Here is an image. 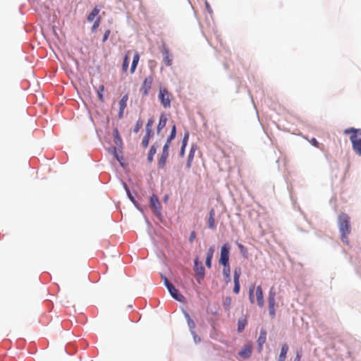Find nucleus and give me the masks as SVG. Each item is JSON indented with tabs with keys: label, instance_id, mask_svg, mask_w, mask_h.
Instances as JSON below:
<instances>
[{
	"label": "nucleus",
	"instance_id": "nucleus-44",
	"mask_svg": "<svg viewBox=\"0 0 361 361\" xmlns=\"http://www.w3.org/2000/svg\"><path fill=\"white\" fill-rule=\"evenodd\" d=\"M204 4H205V8H206L207 12L212 16L213 13V11L212 9L210 4H209V2L207 0H205Z\"/></svg>",
	"mask_w": 361,
	"mask_h": 361
},
{
	"label": "nucleus",
	"instance_id": "nucleus-46",
	"mask_svg": "<svg viewBox=\"0 0 361 361\" xmlns=\"http://www.w3.org/2000/svg\"><path fill=\"white\" fill-rule=\"evenodd\" d=\"M195 238H196V233L193 231L190 234L189 239H188L189 242L190 243L193 242V240L195 239Z\"/></svg>",
	"mask_w": 361,
	"mask_h": 361
},
{
	"label": "nucleus",
	"instance_id": "nucleus-36",
	"mask_svg": "<svg viewBox=\"0 0 361 361\" xmlns=\"http://www.w3.org/2000/svg\"><path fill=\"white\" fill-rule=\"evenodd\" d=\"M358 132H359V130H357V128H349L344 130V134H345V135L352 134V135H357Z\"/></svg>",
	"mask_w": 361,
	"mask_h": 361
},
{
	"label": "nucleus",
	"instance_id": "nucleus-15",
	"mask_svg": "<svg viewBox=\"0 0 361 361\" xmlns=\"http://www.w3.org/2000/svg\"><path fill=\"white\" fill-rule=\"evenodd\" d=\"M256 298L257 302L259 307H262L264 305L263 291L261 286H258L256 288Z\"/></svg>",
	"mask_w": 361,
	"mask_h": 361
},
{
	"label": "nucleus",
	"instance_id": "nucleus-52",
	"mask_svg": "<svg viewBox=\"0 0 361 361\" xmlns=\"http://www.w3.org/2000/svg\"><path fill=\"white\" fill-rule=\"evenodd\" d=\"M124 110H125V109H120L119 108V111H118V117L119 118H123Z\"/></svg>",
	"mask_w": 361,
	"mask_h": 361
},
{
	"label": "nucleus",
	"instance_id": "nucleus-1",
	"mask_svg": "<svg viewBox=\"0 0 361 361\" xmlns=\"http://www.w3.org/2000/svg\"><path fill=\"white\" fill-rule=\"evenodd\" d=\"M338 226L341 233V241L348 245V235L350 233L351 226L349 216L345 213H341L338 216Z\"/></svg>",
	"mask_w": 361,
	"mask_h": 361
},
{
	"label": "nucleus",
	"instance_id": "nucleus-10",
	"mask_svg": "<svg viewBox=\"0 0 361 361\" xmlns=\"http://www.w3.org/2000/svg\"><path fill=\"white\" fill-rule=\"evenodd\" d=\"M241 274V271L240 268H237L233 271V282H234V287H233V293L235 294H238L240 290V276Z\"/></svg>",
	"mask_w": 361,
	"mask_h": 361
},
{
	"label": "nucleus",
	"instance_id": "nucleus-21",
	"mask_svg": "<svg viewBox=\"0 0 361 361\" xmlns=\"http://www.w3.org/2000/svg\"><path fill=\"white\" fill-rule=\"evenodd\" d=\"M157 147H158V145L156 144H154L151 146V147L148 152V154H147V159L148 162L151 163L153 161L154 156L157 153Z\"/></svg>",
	"mask_w": 361,
	"mask_h": 361
},
{
	"label": "nucleus",
	"instance_id": "nucleus-45",
	"mask_svg": "<svg viewBox=\"0 0 361 361\" xmlns=\"http://www.w3.org/2000/svg\"><path fill=\"white\" fill-rule=\"evenodd\" d=\"M110 33H111V30H107L105 31V32L104 33V35H103V38H102V42H105L106 41H107V39H109Z\"/></svg>",
	"mask_w": 361,
	"mask_h": 361
},
{
	"label": "nucleus",
	"instance_id": "nucleus-20",
	"mask_svg": "<svg viewBox=\"0 0 361 361\" xmlns=\"http://www.w3.org/2000/svg\"><path fill=\"white\" fill-rule=\"evenodd\" d=\"M288 345L286 343H284L281 345V353L279 355L278 361H285L286 358V355L288 351Z\"/></svg>",
	"mask_w": 361,
	"mask_h": 361
},
{
	"label": "nucleus",
	"instance_id": "nucleus-30",
	"mask_svg": "<svg viewBox=\"0 0 361 361\" xmlns=\"http://www.w3.org/2000/svg\"><path fill=\"white\" fill-rule=\"evenodd\" d=\"M128 99V94H125L122 97V98L119 101V108L120 109H126V108Z\"/></svg>",
	"mask_w": 361,
	"mask_h": 361
},
{
	"label": "nucleus",
	"instance_id": "nucleus-31",
	"mask_svg": "<svg viewBox=\"0 0 361 361\" xmlns=\"http://www.w3.org/2000/svg\"><path fill=\"white\" fill-rule=\"evenodd\" d=\"M129 66V57L128 54L125 55L122 64V71L126 72Z\"/></svg>",
	"mask_w": 361,
	"mask_h": 361
},
{
	"label": "nucleus",
	"instance_id": "nucleus-11",
	"mask_svg": "<svg viewBox=\"0 0 361 361\" xmlns=\"http://www.w3.org/2000/svg\"><path fill=\"white\" fill-rule=\"evenodd\" d=\"M169 147H167L166 145L163 146L162 153L158 161V166L160 169H164L166 165V159L169 155Z\"/></svg>",
	"mask_w": 361,
	"mask_h": 361
},
{
	"label": "nucleus",
	"instance_id": "nucleus-39",
	"mask_svg": "<svg viewBox=\"0 0 361 361\" xmlns=\"http://www.w3.org/2000/svg\"><path fill=\"white\" fill-rule=\"evenodd\" d=\"M269 313L271 318L276 316L275 305H269Z\"/></svg>",
	"mask_w": 361,
	"mask_h": 361
},
{
	"label": "nucleus",
	"instance_id": "nucleus-23",
	"mask_svg": "<svg viewBox=\"0 0 361 361\" xmlns=\"http://www.w3.org/2000/svg\"><path fill=\"white\" fill-rule=\"evenodd\" d=\"M195 152V147L192 145L190 149L189 154L188 156L187 162L185 164L186 168L190 169L191 167V164L194 158V154Z\"/></svg>",
	"mask_w": 361,
	"mask_h": 361
},
{
	"label": "nucleus",
	"instance_id": "nucleus-50",
	"mask_svg": "<svg viewBox=\"0 0 361 361\" xmlns=\"http://www.w3.org/2000/svg\"><path fill=\"white\" fill-rule=\"evenodd\" d=\"M311 144L314 147H318L319 145L318 141L317 140L316 138L314 137L311 140Z\"/></svg>",
	"mask_w": 361,
	"mask_h": 361
},
{
	"label": "nucleus",
	"instance_id": "nucleus-17",
	"mask_svg": "<svg viewBox=\"0 0 361 361\" xmlns=\"http://www.w3.org/2000/svg\"><path fill=\"white\" fill-rule=\"evenodd\" d=\"M208 227L210 229H214L216 228L215 211L213 208H212L209 212Z\"/></svg>",
	"mask_w": 361,
	"mask_h": 361
},
{
	"label": "nucleus",
	"instance_id": "nucleus-38",
	"mask_svg": "<svg viewBox=\"0 0 361 361\" xmlns=\"http://www.w3.org/2000/svg\"><path fill=\"white\" fill-rule=\"evenodd\" d=\"M99 24H100V18H99V17H98V18L94 20V23H93V25H92V26L91 30H92V32H94L97 30V28L99 27Z\"/></svg>",
	"mask_w": 361,
	"mask_h": 361
},
{
	"label": "nucleus",
	"instance_id": "nucleus-29",
	"mask_svg": "<svg viewBox=\"0 0 361 361\" xmlns=\"http://www.w3.org/2000/svg\"><path fill=\"white\" fill-rule=\"evenodd\" d=\"M231 298L229 296L226 297L223 300V307L225 311L229 312L231 305Z\"/></svg>",
	"mask_w": 361,
	"mask_h": 361
},
{
	"label": "nucleus",
	"instance_id": "nucleus-56",
	"mask_svg": "<svg viewBox=\"0 0 361 361\" xmlns=\"http://www.w3.org/2000/svg\"><path fill=\"white\" fill-rule=\"evenodd\" d=\"M213 314H217V311L216 310H213V312H212Z\"/></svg>",
	"mask_w": 361,
	"mask_h": 361
},
{
	"label": "nucleus",
	"instance_id": "nucleus-2",
	"mask_svg": "<svg viewBox=\"0 0 361 361\" xmlns=\"http://www.w3.org/2000/svg\"><path fill=\"white\" fill-rule=\"evenodd\" d=\"M161 278L164 281V286L169 292L171 296L178 302H182L184 300V296L179 292L178 289L170 282L166 276L161 275Z\"/></svg>",
	"mask_w": 361,
	"mask_h": 361
},
{
	"label": "nucleus",
	"instance_id": "nucleus-14",
	"mask_svg": "<svg viewBox=\"0 0 361 361\" xmlns=\"http://www.w3.org/2000/svg\"><path fill=\"white\" fill-rule=\"evenodd\" d=\"M214 252H215L214 246H211L207 250L206 259H205V264H206V267L209 269H210L212 267V262Z\"/></svg>",
	"mask_w": 361,
	"mask_h": 361
},
{
	"label": "nucleus",
	"instance_id": "nucleus-34",
	"mask_svg": "<svg viewBox=\"0 0 361 361\" xmlns=\"http://www.w3.org/2000/svg\"><path fill=\"white\" fill-rule=\"evenodd\" d=\"M104 91V87L103 85H100L97 91L98 98H99V101H101V102L104 101V94H103Z\"/></svg>",
	"mask_w": 361,
	"mask_h": 361
},
{
	"label": "nucleus",
	"instance_id": "nucleus-19",
	"mask_svg": "<svg viewBox=\"0 0 361 361\" xmlns=\"http://www.w3.org/2000/svg\"><path fill=\"white\" fill-rule=\"evenodd\" d=\"M167 123V117L164 114H161L159 117V123L157 128V133L159 134L161 130L166 126Z\"/></svg>",
	"mask_w": 361,
	"mask_h": 361
},
{
	"label": "nucleus",
	"instance_id": "nucleus-28",
	"mask_svg": "<svg viewBox=\"0 0 361 361\" xmlns=\"http://www.w3.org/2000/svg\"><path fill=\"white\" fill-rule=\"evenodd\" d=\"M99 13V9L97 7H94L87 16V20L88 22L93 21L94 18L98 16Z\"/></svg>",
	"mask_w": 361,
	"mask_h": 361
},
{
	"label": "nucleus",
	"instance_id": "nucleus-35",
	"mask_svg": "<svg viewBox=\"0 0 361 361\" xmlns=\"http://www.w3.org/2000/svg\"><path fill=\"white\" fill-rule=\"evenodd\" d=\"M110 150L112 152V153H113V154H114V156L115 159H116L118 161L121 162V161L123 160V157L118 155V152H117V149H116V147H111V148L110 149Z\"/></svg>",
	"mask_w": 361,
	"mask_h": 361
},
{
	"label": "nucleus",
	"instance_id": "nucleus-57",
	"mask_svg": "<svg viewBox=\"0 0 361 361\" xmlns=\"http://www.w3.org/2000/svg\"><path fill=\"white\" fill-rule=\"evenodd\" d=\"M213 314H217V311L216 310H213V312H212Z\"/></svg>",
	"mask_w": 361,
	"mask_h": 361
},
{
	"label": "nucleus",
	"instance_id": "nucleus-5",
	"mask_svg": "<svg viewBox=\"0 0 361 361\" xmlns=\"http://www.w3.org/2000/svg\"><path fill=\"white\" fill-rule=\"evenodd\" d=\"M154 123V118H149L145 126L146 134L144 136L141 145L143 147L146 148L149 145V142L153 135L152 126Z\"/></svg>",
	"mask_w": 361,
	"mask_h": 361
},
{
	"label": "nucleus",
	"instance_id": "nucleus-42",
	"mask_svg": "<svg viewBox=\"0 0 361 361\" xmlns=\"http://www.w3.org/2000/svg\"><path fill=\"white\" fill-rule=\"evenodd\" d=\"M188 140H189V133L187 131L184 133L181 145L187 146Z\"/></svg>",
	"mask_w": 361,
	"mask_h": 361
},
{
	"label": "nucleus",
	"instance_id": "nucleus-8",
	"mask_svg": "<svg viewBox=\"0 0 361 361\" xmlns=\"http://www.w3.org/2000/svg\"><path fill=\"white\" fill-rule=\"evenodd\" d=\"M152 82L153 77L152 75H149L145 78L140 88V92L143 96L146 97L149 94V91L152 87Z\"/></svg>",
	"mask_w": 361,
	"mask_h": 361
},
{
	"label": "nucleus",
	"instance_id": "nucleus-4",
	"mask_svg": "<svg viewBox=\"0 0 361 361\" xmlns=\"http://www.w3.org/2000/svg\"><path fill=\"white\" fill-rule=\"evenodd\" d=\"M193 269L195 273V279L197 282L199 284H201L205 276V268L197 257L194 259Z\"/></svg>",
	"mask_w": 361,
	"mask_h": 361
},
{
	"label": "nucleus",
	"instance_id": "nucleus-37",
	"mask_svg": "<svg viewBox=\"0 0 361 361\" xmlns=\"http://www.w3.org/2000/svg\"><path fill=\"white\" fill-rule=\"evenodd\" d=\"M237 245H238V247L240 250V253L244 256V257H246L247 255V249L246 247H245L243 245H242L241 243H237Z\"/></svg>",
	"mask_w": 361,
	"mask_h": 361
},
{
	"label": "nucleus",
	"instance_id": "nucleus-9",
	"mask_svg": "<svg viewBox=\"0 0 361 361\" xmlns=\"http://www.w3.org/2000/svg\"><path fill=\"white\" fill-rule=\"evenodd\" d=\"M350 140L352 143L353 149L361 157V138H358L357 135H351Z\"/></svg>",
	"mask_w": 361,
	"mask_h": 361
},
{
	"label": "nucleus",
	"instance_id": "nucleus-18",
	"mask_svg": "<svg viewBox=\"0 0 361 361\" xmlns=\"http://www.w3.org/2000/svg\"><path fill=\"white\" fill-rule=\"evenodd\" d=\"M223 266V276L224 281L226 283L231 282V267L230 264L222 265Z\"/></svg>",
	"mask_w": 361,
	"mask_h": 361
},
{
	"label": "nucleus",
	"instance_id": "nucleus-49",
	"mask_svg": "<svg viewBox=\"0 0 361 361\" xmlns=\"http://www.w3.org/2000/svg\"><path fill=\"white\" fill-rule=\"evenodd\" d=\"M183 313L184 317H185V318L187 322H188V320H190V319H192V318L190 317L189 313L187 311L183 310Z\"/></svg>",
	"mask_w": 361,
	"mask_h": 361
},
{
	"label": "nucleus",
	"instance_id": "nucleus-41",
	"mask_svg": "<svg viewBox=\"0 0 361 361\" xmlns=\"http://www.w3.org/2000/svg\"><path fill=\"white\" fill-rule=\"evenodd\" d=\"M191 335L192 336L194 342L197 344L201 341V338L199 336L197 335L195 331H190Z\"/></svg>",
	"mask_w": 361,
	"mask_h": 361
},
{
	"label": "nucleus",
	"instance_id": "nucleus-7",
	"mask_svg": "<svg viewBox=\"0 0 361 361\" xmlns=\"http://www.w3.org/2000/svg\"><path fill=\"white\" fill-rule=\"evenodd\" d=\"M159 99L164 107L171 106V100L169 97V92L165 88H161L159 92Z\"/></svg>",
	"mask_w": 361,
	"mask_h": 361
},
{
	"label": "nucleus",
	"instance_id": "nucleus-55",
	"mask_svg": "<svg viewBox=\"0 0 361 361\" xmlns=\"http://www.w3.org/2000/svg\"><path fill=\"white\" fill-rule=\"evenodd\" d=\"M357 130H359V132L357 133L360 135H361V129L360 128H357Z\"/></svg>",
	"mask_w": 361,
	"mask_h": 361
},
{
	"label": "nucleus",
	"instance_id": "nucleus-48",
	"mask_svg": "<svg viewBox=\"0 0 361 361\" xmlns=\"http://www.w3.org/2000/svg\"><path fill=\"white\" fill-rule=\"evenodd\" d=\"M301 357H302L301 352L298 350L296 352V355H295L293 361H300Z\"/></svg>",
	"mask_w": 361,
	"mask_h": 361
},
{
	"label": "nucleus",
	"instance_id": "nucleus-26",
	"mask_svg": "<svg viewBox=\"0 0 361 361\" xmlns=\"http://www.w3.org/2000/svg\"><path fill=\"white\" fill-rule=\"evenodd\" d=\"M128 199L131 201V202L134 204V206L140 212H142V207L140 205V204L137 202V201L135 200V196L133 195L131 191H128V193L126 194Z\"/></svg>",
	"mask_w": 361,
	"mask_h": 361
},
{
	"label": "nucleus",
	"instance_id": "nucleus-6",
	"mask_svg": "<svg viewBox=\"0 0 361 361\" xmlns=\"http://www.w3.org/2000/svg\"><path fill=\"white\" fill-rule=\"evenodd\" d=\"M231 246L228 243L222 245L221 247V253L219 262L221 265L230 264H229V256H230Z\"/></svg>",
	"mask_w": 361,
	"mask_h": 361
},
{
	"label": "nucleus",
	"instance_id": "nucleus-13",
	"mask_svg": "<svg viewBox=\"0 0 361 361\" xmlns=\"http://www.w3.org/2000/svg\"><path fill=\"white\" fill-rule=\"evenodd\" d=\"M267 339V331L265 329H262L260 330L259 336L257 341L258 351L261 352L263 349V345L266 342Z\"/></svg>",
	"mask_w": 361,
	"mask_h": 361
},
{
	"label": "nucleus",
	"instance_id": "nucleus-12",
	"mask_svg": "<svg viewBox=\"0 0 361 361\" xmlns=\"http://www.w3.org/2000/svg\"><path fill=\"white\" fill-rule=\"evenodd\" d=\"M252 353V346L250 343L244 345L241 350L238 352V355L243 359L250 357Z\"/></svg>",
	"mask_w": 361,
	"mask_h": 361
},
{
	"label": "nucleus",
	"instance_id": "nucleus-47",
	"mask_svg": "<svg viewBox=\"0 0 361 361\" xmlns=\"http://www.w3.org/2000/svg\"><path fill=\"white\" fill-rule=\"evenodd\" d=\"M187 146L181 145V147L179 152V156L183 157L185 155V151Z\"/></svg>",
	"mask_w": 361,
	"mask_h": 361
},
{
	"label": "nucleus",
	"instance_id": "nucleus-40",
	"mask_svg": "<svg viewBox=\"0 0 361 361\" xmlns=\"http://www.w3.org/2000/svg\"><path fill=\"white\" fill-rule=\"evenodd\" d=\"M176 136V125H173L171 130L170 135H169L168 137L169 139L174 140Z\"/></svg>",
	"mask_w": 361,
	"mask_h": 361
},
{
	"label": "nucleus",
	"instance_id": "nucleus-16",
	"mask_svg": "<svg viewBox=\"0 0 361 361\" xmlns=\"http://www.w3.org/2000/svg\"><path fill=\"white\" fill-rule=\"evenodd\" d=\"M164 63L167 66H170L172 64V56L170 54L168 49L166 47H164L163 50L161 51Z\"/></svg>",
	"mask_w": 361,
	"mask_h": 361
},
{
	"label": "nucleus",
	"instance_id": "nucleus-24",
	"mask_svg": "<svg viewBox=\"0 0 361 361\" xmlns=\"http://www.w3.org/2000/svg\"><path fill=\"white\" fill-rule=\"evenodd\" d=\"M247 324V321L245 317H240L238 320V332L241 333L244 331L245 326Z\"/></svg>",
	"mask_w": 361,
	"mask_h": 361
},
{
	"label": "nucleus",
	"instance_id": "nucleus-51",
	"mask_svg": "<svg viewBox=\"0 0 361 361\" xmlns=\"http://www.w3.org/2000/svg\"><path fill=\"white\" fill-rule=\"evenodd\" d=\"M122 185H123V187L126 192V194L128 193V191H130L129 187L128 186V185L126 184V183L125 182H122Z\"/></svg>",
	"mask_w": 361,
	"mask_h": 361
},
{
	"label": "nucleus",
	"instance_id": "nucleus-25",
	"mask_svg": "<svg viewBox=\"0 0 361 361\" xmlns=\"http://www.w3.org/2000/svg\"><path fill=\"white\" fill-rule=\"evenodd\" d=\"M276 293L275 288L274 287H271L269 291L268 305H276Z\"/></svg>",
	"mask_w": 361,
	"mask_h": 361
},
{
	"label": "nucleus",
	"instance_id": "nucleus-3",
	"mask_svg": "<svg viewBox=\"0 0 361 361\" xmlns=\"http://www.w3.org/2000/svg\"><path fill=\"white\" fill-rule=\"evenodd\" d=\"M149 207L153 214L157 217L158 219L161 221L163 219V215L161 213V205L157 196L154 194L150 197Z\"/></svg>",
	"mask_w": 361,
	"mask_h": 361
},
{
	"label": "nucleus",
	"instance_id": "nucleus-27",
	"mask_svg": "<svg viewBox=\"0 0 361 361\" xmlns=\"http://www.w3.org/2000/svg\"><path fill=\"white\" fill-rule=\"evenodd\" d=\"M113 135H114L115 144L118 146H121L122 145V140L120 136L119 131H118V128H116L114 129Z\"/></svg>",
	"mask_w": 361,
	"mask_h": 361
},
{
	"label": "nucleus",
	"instance_id": "nucleus-53",
	"mask_svg": "<svg viewBox=\"0 0 361 361\" xmlns=\"http://www.w3.org/2000/svg\"><path fill=\"white\" fill-rule=\"evenodd\" d=\"M172 140V139H169V137H167L166 141L164 145H166L167 147H169Z\"/></svg>",
	"mask_w": 361,
	"mask_h": 361
},
{
	"label": "nucleus",
	"instance_id": "nucleus-32",
	"mask_svg": "<svg viewBox=\"0 0 361 361\" xmlns=\"http://www.w3.org/2000/svg\"><path fill=\"white\" fill-rule=\"evenodd\" d=\"M255 288V286L253 284L251 285L249 288V300L252 304H253L255 302V298H254Z\"/></svg>",
	"mask_w": 361,
	"mask_h": 361
},
{
	"label": "nucleus",
	"instance_id": "nucleus-33",
	"mask_svg": "<svg viewBox=\"0 0 361 361\" xmlns=\"http://www.w3.org/2000/svg\"><path fill=\"white\" fill-rule=\"evenodd\" d=\"M142 126H143V121L141 118H139L137 121L136 124L133 130V133H137L139 132V130L142 128Z\"/></svg>",
	"mask_w": 361,
	"mask_h": 361
},
{
	"label": "nucleus",
	"instance_id": "nucleus-54",
	"mask_svg": "<svg viewBox=\"0 0 361 361\" xmlns=\"http://www.w3.org/2000/svg\"><path fill=\"white\" fill-rule=\"evenodd\" d=\"M169 200V195H166L164 197V201L166 202H167Z\"/></svg>",
	"mask_w": 361,
	"mask_h": 361
},
{
	"label": "nucleus",
	"instance_id": "nucleus-43",
	"mask_svg": "<svg viewBox=\"0 0 361 361\" xmlns=\"http://www.w3.org/2000/svg\"><path fill=\"white\" fill-rule=\"evenodd\" d=\"M188 328L190 329V331H194V329L195 328V323L193 321V319H190L188 322H187Z\"/></svg>",
	"mask_w": 361,
	"mask_h": 361
},
{
	"label": "nucleus",
	"instance_id": "nucleus-22",
	"mask_svg": "<svg viewBox=\"0 0 361 361\" xmlns=\"http://www.w3.org/2000/svg\"><path fill=\"white\" fill-rule=\"evenodd\" d=\"M139 59H140V54L138 52H135L133 56V61H132L131 66H130V73L133 74L135 73V69H136L138 62H139Z\"/></svg>",
	"mask_w": 361,
	"mask_h": 361
}]
</instances>
